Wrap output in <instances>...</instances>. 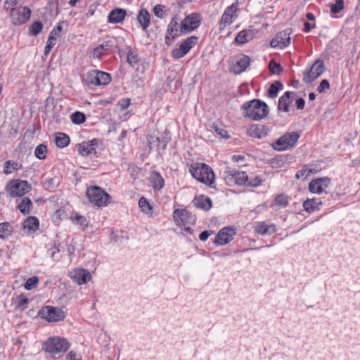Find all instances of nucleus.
<instances>
[{"instance_id": "nucleus-46", "label": "nucleus", "mask_w": 360, "mask_h": 360, "mask_svg": "<svg viewBox=\"0 0 360 360\" xmlns=\"http://www.w3.org/2000/svg\"><path fill=\"white\" fill-rule=\"evenodd\" d=\"M38 282H39L38 278L37 276H32L26 281L25 285H24L25 288L28 290H32L36 287Z\"/></svg>"}, {"instance_id": "nucleus-4", "label": "nucleus", "mask_w": 360, "mask_h": 360, "mask_svg": "<svg viewBox=\"0 0 360 360\" xmlns=\"http://www.w3.org/2000/svg\"><path fill=\"white\" fill-rule=\"evenodd\" d=\"M70 346L71 344L68 339L59 336L51 337L42 345L43 349L51 354L65 353Z\"/></svg>"}, {"instance_id": "nucleus-51", "label": "nucleus", "mask_w": 360, "mask_h": 360, "mask_svg": "<svg viewBox=\"0 0 360 360\" xmlns=\"http://www.w3.org/2000/svg\"><path fill=\"white\" fill-rule=\"evenodd\" d=\"M80 358H82V355L79 353L71 350L67 354L65 360H78Z\"/></svg>"}, {"instance_id": "nucleus-1", "label": "nucleus", "mask_w": 360, "mask_h": 360, "mask_svg": "<svg viewBox=\"0 0 360 360\" xmlns=\"http://www.w3.org/2000/svg\"><path fill=\"white\" fill-rule=\"evenodd\" d=\"M224 179L228 186H245L257 187L262 183L259 176H248L245 172L238 171L231 167H226L224 172Z\"/></svg>"}, {"instance_id": "nucleus-33", "label": "nucleus", "mask_w": 360, "mask_h": 360, "mask_svg": "<svg viewBox=\"0 0 360 360\" xmlns=\"http://www.w3.org/2000/svg\"><path fill=\"white\" fill-rule=\"evenodd\" d=\"M13 233V227L8 222L0 224V238L2 240L8 239Z\"/></svg>"}, {"instance_id": "nucleus-42", "label": "nucleus", "mask_w": 360, "mask_h": 360, "mask_svg": "<svg viewBox=\"0 0 360 360\" xmlns=\"http://www.w3.org/2000/svg\"><path fill=\"white\" fill-rule=\"evenodd\" d=\"M70 119L72 123L75 124H81L86 120L85 115L81 112H75L71 116Z\"/></svg>"}, {"instance_id": "nucleus-34", "label": "nucleus", "mask_w": 360, "mask_h": 360, "mask_svg": "<svg viewBox=\"0 0 360 360\" xmlns=\"http://www.w3.org/2000/svg\"><path fill=\"white\" fill-rule=\"evenodd\" d=\"M55 143L57 147L63 148L70 143L69 136L64 133H58L56 134Z\"/></svg>"}, {"instance_id": "nucleus-9", "label": "nucleus", "mask_w": 360, "mask_h": 360, "mask_svg": "<svg viewBox=\"0 0 360 360\" xmlns=\"http://www.w3.org/2000/svg\"><path fill=\"white\" fill-rule=\"evenodd\" d=\"M300 134L297 132L286 133L276 140L272 145L278 151L285 150L292 148L297 142Z\"/></svg>"}, {"instance_id": "nucleus-15", "label": "nucleus", "mask_w": 360, "mask_h": 360, "mask_svg": "<svg viewBox=\"0 0 360 360\" xmlns=\"http://www.w3.org/2000/svg\"><path fill=\"white\" fill-rule=\"evenodd\" d=\"M324 71V64L321 60H317L309 70H307L304 74L303 79L306 83H311L321 76Z\"/></svg>"}, {"instance_id": "nucleus-20", "label": "nucleus", "mask_w": 360, "mask_h": 360, "mask_svg": "<svg viewBox=\"0 0 360 360\" xmlns=\"http://www.w3.org/2000/svg\"><path fill=\"white\" fill-rule=\"evenodd\" d=\"M330 183V179L328 177H322L312 180L309 185L310 192L316 194L323 193Z\"/></svg>"}, {"instance_id": "nucleus-59", "label": "nucleus", "mask_w": 360, "mask_h": 360, "mask_svg": "<svg viewBox=\"0 0 360 360\" xmlns=\"http://www.w3.org/2000/svg\"><path fill=\"white\" fill-rule=\"evenodd\" d=\"M60 33L57 32L56 30H52L50 32L49 39H52L53 41H56L57 39L59 37Z\"/></svg>"}, {"instance_id": "nucleus-17", "label": "nucleus", "mask_w": 360, "mask_h": 360, "mask_svg": "<svg viewBox=\"0 0 360 360\" xmlns=\"http://www.w3.org/2000/svg\"><path fill=\"white\" fill-rule=\"evenodd\" d=\"M236 229L232 227H224L217 234L214 243L218 245H224L231 242L236 235Z\"/></svg>"}, {"instance_id": "nucleus-63", "label": "nucleus", "mask_w": 360, "mask_h": 360, "mask_svg": "<svg viewBox=\"0 0 360 360\" xmlns=\"http://www.w3.org/2000/svg\"><path fill=\"white\" fill-rule=\"evenodd\" d=\"M63 22H60L58 24V25L56 27H55L53 30H56L57 32H59L60 33L61 31L63 30Z\"/></svg>"}, {"instance_id": "nucleus-37", "label": "nucleus", "mask_w": 360, "mask_h": 360, "mask_svg": "<svg viewBox=\"0 0 360 360\" xmlns=\"http://www.w3.org/2000/svg\"><path fill=\"white\" fill-rule=\"evenodd\" d=\"M212 129L221 138H228L229 135L224 126L220 122H214Z\"/></svg>"}, {"instance_id": "nucleus-64", "label": "nucleus", "mask_w": 360, "mask_h": 360, "mask_svg": "<svg viewBox=\"0 0 360 360\" xmlns=\"http://www.w3.org/2000/svg\"><path fill=\"white\" fill-rule=\"evenodd\" d=\"M306 18H307V20H311V21L315 20V16L311 13H307L306 15Z\"/></svg>"}, {"instance_id": "nucleus-45", "label": "nucleus", "mask_w": 360, "mask_h": 360, "mask_svg": "<svg viewBox=\"0 0 360 360\" xmlns=\"http://www.w3.org/2000/svg\"><path fill=\"white\" fill-rule=\"evenodd\" d=\"M344 8L343 0H335V4H332L330 6V11L333 13L336 14L340 13Z\"/></svg>"}, {"instance_id": "nucleus-62", "label": "nucleus", "mask_w": 360, "mask_h": 360, "mask_svg": "<svg viewBox=\"0 0 360 360\" xmlns=\"http://www.w3.org/2000/svg\"><path fill=\"white\" fill-rule=\"evenodd\" d=\"M232 159L235 162H239L243 161L245 159V157L243 155H233Z\"/></svg>"}, {"instance_id": "nucleus-48", "label": "nucleus", "mask_w": 360, "mask_h": 360, "mask_svg": "<svg viewBox=\"0 0 360 360\" xmlns=\"http://www.w3.org/2000/svg\"><path fill=\"white\" fill-rule=\"evenodd\" d=\"M74 221L79 224L83 229H85L88 222L85 217L76 214L73 219Z\"/></svg>"}, {"instance_id": "nucleus-61", "label": "nucleus", "mask_w": 360, "mask_h": 360, "mask_svg": "<svg viewBox=\"0 0 360 360\" xmlns=\"http://www.w3.org/2000/svg\"><path fill=\"white\" fill-rule=\"evenodd\" d=\"M210 233H209V231H202L200 236H199V238L200 240L202 241H205L207 240V238H209Z\"/></svg>"}, {"instance_id": "nucleus-12", "label": "nucleus", "mask_w": 360, "mask_h": 360, "mask_svg": "<svg viewBox=\"0 0 360 360\" xmlns=\"http://www.w3.org/2000/svg\"><path fill=\"white\" fill-rule=\"evenodd\" d=\"M86 80L89 84L96 86H101L108 84L111 80V77L107 72L97 70H93L89 71L86 74Z\"/></svg>"}, {"instance_id": "nucleus-43", "label": "nucleus", "mask_w": 360, "mask_h": 360, "mask_svg": "<svg viewBox=\"0 0 360 360\" xmlns=\"http://www.w3.org/2000/svg\"><path fill=\"white\" fill-rule=\"evenodd\" d=\"M275 205L279 206L281 207H286L288 205V198L287 195L281 194L277 195L274 200Z\"/></svg>"}, {"instance_id": "nucleus-36", "label": "nucleus", "mask_w": 360, "mask_h": 360, "mask_svg": "<svg viewBox=\"0 0 360 360\" xmlns=\"http://www.w3.org/2000/svg\"><path fill=\"white\" fill-rule=\"evenodd\" d=\"M139 206L141 211L148 214L151 215L153 213V207L144 197H141L139 200Z\"/></svg>"}, {"instance_id": "nucleus-57", "label": "nucleus", "mask_w": 360, "mask_h": 360, "mask_svg": "<svg viewBox=\"0 0 360 360\" xmlns=\"http://www.w3.org/2000/svg\"><path fill=\"white\" fill-rule=\"evenodd\" d=\"M19 1L20 0H6L4 7L6 9L11 10L12 8H13V7L18 4Z\"/></svg>"}, {"instance_id": "nucleus-28", "label": "nucleus", "mask_w": 360, "mask_h": 360, "mask_svg": "<svg viewBox=\"0 0 360 360\" xmlns=\"http://www.w3.org/2000/svg\"><path fill=\"white\" fill-rule=\"evenodd\" d=\"M321 205L322 202L320 198H313L304 201L303 207L305 211L311 213L319 210Z\"/></svg>"}, {"instance_id": "nucleus-14", "label": "nucleus", "mask_w": 360, "mask_h": 360, "mask_svg": "<svg viewBox=\"0 0 360 360\" xmlns=\"http://www.w3.org/2000/svg\"><path fill=\"white\" fill-rule=\"evenodd\" d=\"M200 24V19L198 14H191L184 20H180L179 30L182 34H187L197 29Z\"/></svg>"}, {"instance_id": "nucleus-24", "label": "nucleus", "mask_w": 360, "mask_h": 360, "mask_svg": "<svg viewBox=\"0 0 360 360\" xmlns=\"http://www.w3.org/2000/svg\"><path fill=\"white\" fill-rule=\"evenodd\" d=\"M127 15V12L123 8H115L111 11L108 16V22L115 24L122 22Z\"/></svg>"}, {"instance_id": "nucleus-19", "label": "nucleus", "mask_w": 360, "mask_h": 360, "mask_svg": "<svg viewBox=\"0 0 360 360\" xmlns=\"http://www.w3.org/2000/svg\"><path fill=\"white\" fill-rule=\"evenodd\" d=\"M70 276L78 285L86 284L91 279V275L89 271L79 268L73 269Z\"/></svg>"}, {"instance_id": "nucleus-49", "label": "nucleus", "mask_w": 360, "mask_h": 360, "mask_svg": "<svg viewBox=\"0 0 360 360\" xmlns=\"http://www.w3.org/2000/svg\"><path fill=\"white\" fill-rule=\"evenodd\" d=\"M17 305L18 307L24 309L28 303V299L23 295H20L17 297Z\"/></svg>"}, {"instance_id": "nucleus-56", "label": "nucleus", "mask_w": 360, "mask_h": 360, "mask_svg": "<svg viewBox=\"0 0 360 360\" xmlns=\"http://www.w3.org/2000/svg\"><path fill=\"white\" fill-rule=\"evenodd\" d=\"M130 99L129 98H124V99H122L120 100L119 102H118V105L120 106V108L122 109V110H126L127 108H128L130 105Z\"/></svg>"}, {"instance_id": "nucleus-3", "label": "nucleus", "mask_w": 360, "mask_h": 360, "mask_svg": "<svg viewBox=\"0 0 360 360\" xmlns=\"http://www.w3.org/2000/svg\"><path fill=\"white\" fill-rule=\"evenodd\" d=\"M189 172L192 176L198 181L214 187L215 175L212 169L207 164L202 162H193L190 165Z\"/></svg>"}, {"instance_id": "nucleus-16", "label": "nucleus", "mask_w": 360, "mask_h": 360, "mask_svg": "<svg viewBox=\"0 0 360 360\" xmlns=\"http://www.w3.org/2000/svg\"><path fill=\"white\" fill-rule=\"evenodd\" d=\"M31 11L28 7L20 6L12 8L11 11V18L13 22L15 25L25 23L30 17Z\"/></svg>"}, {"instance_id": "nucleus-26", "label": "nucleus", "mask_w": 360, "mask_h": 360, "mask_svg": "<svg viewBox=\"0 0 360 360\" xmlns=\"http://www.w3.org/2000/svg\"><path fill=\"white\" fill-rule=\"evenodd\" d=\"M248 133L253 138L262 139L267 135V130L264 125L257 124L251 125L248 130Z\"/></svg>"}, {"instance_id": "nucleus-47", "label": "nucleus", "mask_w": 360, "mask_h": 360, "mask_svg": "<svg viewBox=\"0 0 360 360\" xmlns=\"http://www.w3.org/2000/svg\"><path fill=\"white\" fill-rule=\"evenodd\" d=\"M269 68L273 74L278 75L282 71L281 65L279 63L275 62L274 60H271L269 62Z\"/></svg>"}, {"instance_id": "nucleus-31", "label": "nucleus", "mask_w": 360, "mask_h": 360, "mask_svg": "<svg viewBox=\"0 0 360 360\" xmlns=\"http://www.w3.org/2000/svg\"><path fill=\"white\" fill-rule=\"evenodd\" d=\"M32 205V202L28 197H23L18 200V208L23 214H29Z\"/></svg>"}, {"instance_id": "nucleus-52", "label": "nucleus", "mask_w": 360, "mask_h": 360, "mask_svg": "<svg viewBox=\"0 0 360 360\" xmlns=\"http://www.w3.org/2000/svg\"><path fill=\"white\" fill-rule=\"evenodd\" d=\"M164 8L165 6L160 4L155 6L153 8L154 15L158 18H162Z\"/></svg>"}, {"instance_id": "nucleus-39", "label": "nucleus", "mask_w": 360, "mask_h": 360, "mask_svg": "<svg viewBox=\"0 0 360 360\" xmlns=\"http://www.w3.org/2000/svg\"><path fill=\"white\" fill-rule=\"evenodd\" d=\"M20 168L18 163L13 160H7L4 165V172L6 174L13 173Z\"/></svg>"}, {"instance_id": "nucleus-2", "label": "nucleus", "mask_w": 360, "mask_h": 360, "mask_svg": "<svg viewBox=\"0 0 360 360\" xmlns=\"http://www.w3.org/2000/svg\"><path fill=\"white\" fill-rule=\"evenodd\" d=\"M241 110L245 117L252 120H260L266 117L269 113L268 105L258 99L245 102L241 107Z\"/></svg>"}, {"instance_id": "nucleus-21", "label": "nucleus", "mask_w": 360, "mask_h": 360, "mask_svg": "<svg viewBox=\"0 0 360 360\" xmlns=\"http://www.w3.org/2000/svg\"><path fill=\"white\" fill-rule=\"evenodd\" d=\"M98 145V140L96 139L87 141H83L77 145L79 154L82 156H88L96 153V146Z\"/></svg>"}, {"instance_id": "nucleus-32", "label": "nucleus", "mask_w": 360, "mask_h": 360, "mask_svg": "<svg viewBox=\"0 0 360 360\" xmlns=\"http://www.w3.org/2000/svg\"><path fill=\"white\" fill-rule=\"evenodd\" d=\"M39 219L35 217H27L23 223V229L28 233H32L36 231L39 228Z\"/></svg>"}, {"instance_id": "nucleus-38", "label": "nucleus", "mask_w": 360, "mask_h": 360, "mask_svg": "<svg viewBox=\"0 0 360 360\" xmlns=\"http://www.w3.org/2000/svg\"><path fill=\"white\" fill-rule=\"evenodd\" d=\"M315 166L314 165H309L304 166L302 169L299 170L296 174L297 179H305L313 173Z\"/></svg>"}, {"instance_id": "nucleus-44", "label": "nucleus", "mask_w": 360, "mask_h": 360, "mask_svg": "<svg viewBox=\"0 0 360 360\" xmlns=\"http://www.w3.org/2000/svg\"><path fill=\"white\" fill-rule=\"evenodd\" d=\"M43 25L39 21H36L30 27V32L32 36H37L42 30Z\"/></svg>"}, {"instance_id": "nucleus-29", "label": "nucleus", "mask_w": 360, "mask_h": 360, "mask_svg": "<svg viewBox=\"0 0 360 360\" xmlns=\"http://www.w3.org/2000/svg\"><path fill=\"white\" fill-rule=\"evenodd\" d=\"M255 231L260 235H265L267 233H274L276 232V229L274 225H268L264 221L256 222L254 226Z\"/></svg>"}, {"instance_id": "nucleus-54", "label": "nucleus", "mask_w": 360, "mask_h": 360, "mask_svg": "<svg viewBox=\"0 0 360 360\" xmlns=\"http://www.w3.org/2000/svg\"><path fill=\"white\" fill-rule=\"evenodd\" d=\"M105 46L106 45L101 44L98 47H96L94 51V53H93L94 57L99 58L101 55L104 54L105 53L104 49H105Z\"/></svg>"}, {"instance_id": "nucleus-13", "label": "nucleus", "mask_w": 360, "mask_h": 360, "mask_svg": "<svg viewBox=\"0 0 360 360\" xmlns=\"http://www.w3.org/2000/svg\"><path fill=\"white\" fill-rule=\"evenodd\" d=\"M179 27L180 18L175 15L171 19L167 27L165 43L167 45H171L172 42L181 34Z\"/></svg>"}, {"instance_id": "nucleus-55", "label": "nucleus", "mask_w": 360, "mask_h": 360, "mask_svg": "<svg viewBox=\"0 0 360 360\" xmlns=\"http://www.w3.org/2000/svg\"><path fill=\"white\" fill-rule=\"evenodd\" d=\"M56 44V41H53L52 39H50L48 38L46 45L44 49V55L48 56L50 53L51 49Z\"/></svg>"}, {"instance_id": "nucleus-53", "label": "nucleus", "mask_w": 360, "mask_h": 360, "mask_svg": "<svg viewBox=\"0 0 360 360\" xmlns=\"http://www.w3.org/2000/svg\"><path fill=\"white\" fill-rule=\"evenodd\" d=\"M330 88V84L328 80L323 79L319 86L317 87V91L319 93L323 92L326 89H328Z\"/></svg>"}, {"instance_id": "nucleus-7", "label": "nucleus", "mask_w": 360, "mask_h": 360, "mask_svg": "<svg viewBox=\"0 0 360 360\" xmlns=\"http://www.w3.org/2000/svg\"><path fill=\"white\" fill-rule=\"evenodd\" d=\"M239 4L238 1L226 7L219 22V29L223 31L227 26L231 25L238 17Z\"/></svg>"}, {"instance_id": "nucleus-22", "label": "nucleus", "mask_w": 360, "mask_h": 360, "mask_svg": "<svg viewBox=\"0 0 360 360\" xmlns=\"http://www.w3.org/2000/svg\"><path fill=\"white\" fill-rule=\"evenodd\" d=\"M250 58L246 55H240L236 57L235 62L232 67L233 72L236 74H240L244 72L250 65Z\"/></svg>"}, {"instance_id": "nucleus-35", "label": "nucleus", "mask_w": 360, "mask_h": 360, "mask_svg": "<svg viewBox=\"0 0 360 360\" xmlns=\"http://www.w3.org/2000/svg\"><path fill=\"white\" fill-rule=\"evenodd\" d=\"M194 204L196 207L205 210H207L212 207L210 199L203 195L198 198H195L194 200Z\"/></svg>"}, {"instance_id": "nucleus-30", "label": "nucleus", "mask_w": 360, "mask_h": 360, "mask_svg": "<svg viewBox=\"0 0 360 360\" xmlns=\"http://www.w3.org/2000/svg\"><path fill=\"white\" fill-rule=\"evenodd\" d=\"M137 20L143 30H146L150 24V15L146 9H141L137 15Z\"/></svg>"}, {"instance_id": "nucleus-41", "label": "nucleus", "mask_w": 360, "mask_h": 360, "mask_svg": "<svg viewBox=\"0 0 360 360\" xmlns=\"http://www.w3.org/2000/svg\"><path fill=\"white\" fill-rule=\"evenodd\" d=\"M35 156L39 160H44L47 155V147L44 144H39L34 150Z\"/></svg>"}, {"instance_id": "nucleus-11", "label": "nucleus", "mask_w": 360, "mask_h": 360, "mask_svg": "<svg viewBox=\"0 0 360 360\" xmlns=\"http://www.w3.org/2000/svg\"><path fill=\"white\" fill-rule=\"evenodd\" d=\"M198 38L191 36L184 39L179 46L172 50L171 55L174 59H180L185 56L197 44Z\"/></svg>"}, {"instance_id": "nucleus-50", "label": "nucleus", "mask_w": 360, "mask_h": 360, "mask_svg": "<svg viewBox=\"0 0 360 360\" xmlns=\"http://www.w3.org/2000/svg\"><path fill=\"white\" fill-rule=\"evenodd\" d=\"M127 62L131 65H134L138 63L137 55L129 51L127 53Z\"/></svg>"}, {"instance_id": "nucleus-40", "label": "nucleus", "mask_w": 360, "mask_h": 360, "mask_svg": "<svg viewBox=\"0 0 360 360\" xmlns=\"http://www.w3.org/2000/svg\"><path fill=\"white\" fill-rule=\"evenodd\" d=\"M283 87V86L281 82H275L270 86L269 89V96L271 98L277 97L278 91L282 89Z\"/></svg>"}, {"instance_id": "nucleus-10", "label": "nucleus", "mask_w": 360, "mask_h": 360, "mask_svg": "<svg viewBox=\"0 0 360 360\" xmlns=\"http://www.w3.org/2000/svg\"><path fill=\"white\" fill-rule=\"evenodd\" d=\"M31 189V186L26 181L13 180L7 185V192L12 196H22Z\"/></svg>"}, {"instance_id": "nucleus-5", "label": "nucleus", "mask_w": 360, "mask_h": 360, "mask_svg": "<svg viewBox=\"0 0 360 360\" xmlns=\"http://www.w3.org/2000/svg\"><path fill=\"white\" fill-rule=\"evenodd\" d=\"M86 196L91 204L98 207L107 206L111 199L107 192L96 186H92L87 188Z\"/></svg>"}, {"instance_id": "nucleus-25", "label": "nucleus", "mask_w": 360, "mask_h": 360, "mask_svg": "<svg viewBox=\"0 0 360 360\" xmlns=\"http://www.w3.org/2000/svg\"><path fill=\"white\" fill-rule=\"evenodd\" d=\"M292 94H294V92L286 91L279 98L278 103V110L285 112L290 110V106L292 102V100L291 99V95Z\"/></svg>"}, {"instance_id": "nucleus-58", "label": "nucleus", "mask_w": 360, "mask_h": 360, "mask_svg": "<svg viewBox=\"0 0 360 360\" xmlns=\"http://www.w3.org/2000/svg\"><path fill=\"white\" fill-rule=\"evenodd\" d=\"M296 105L297 109L302 110L305 105V101L303 98H300L296 100Z\"/></svg>"}, {"instance_id": "nucleus-6", "label": "nucleus", "mask_w": 360, "mask_h": 360, "mask_svg": "<svg viewBox=\"0 0 360 360\" xmlns=\"http://www.w3.org/2000/svg\"><path fill=\"white\" fill-rule=\"evenodd\" d=\"M173 219L179 227H184L187 233H191V225L195 223L194 217L186 209H176L173 212Z\"/></svg>"}, {"instance_id": "nucleus-23", "label": "nucleus", "mask_w": 360, "mask_h": 360, "mask_svg": "<svg viewBox=\"0 0 360 360\" xmlns=\"http://www.w3.org/2000/svg\"><path fill=\"white\" fill-rule=\"evenodd\" d=\"M256 34V31L252 29H244L235 37L234 42L239 45L245 44L252 40Z\"/></svg>"}, {"instance_id": "nucleus-60", "label": "nucleus", "mask_w": 360, "mask_h": 360, "mask_svg": "<svg viewBox=\"0 0 360 360\" xmlns=\"http://www.w3.org/2000/svg\"><path fill=\"white\" fill-rule=\"evenodd\" d=\"M304 30H303L304 32H309L312 28L315 27V24L314 23L311 24V23L308 22H305L304 23Z\"/></svg>"}, {"instance_id": "nucleus-27", "label": "nucleus", "mask_w": 360, "mask_h": 360, "mask_svg": "<svg viewBox=\"0 0 360 360\" xmlns=\"http://www.w3.org/2000/svg\"><path fill=\"white\" fill-rule=\"evenodd\" d=\"M148 181L150 186L155 190H160L165 185V180L158 172H152L149 176Z\"/></svg>"}, {"instance_id": "nucleus-18", "label": "nucleus", "mask_w": 360, "mask_h": 360, "mask_svg": "<svg viewBox=\"0 0 360 360\" xmlns=\"http://www.w3.org/2000/svg\"><path fill=\"white\" fill-rule=\"evenodd\" d=\"M290 43V32L287 30L278 33L270 42L272 48H278L280 49L287 47Z\"/></svg>"}, {"instance_id": "nucleus-8", "label": "nucleus", "mask_w": 360, "mask_h": 360, "mask_svg": "<svg viewBox=\"0 0 360 360\" xmlns=\"http://www.w3.org/2000/svg\"><path fill=\"white\" fill-rule=\"evenodd\" d=\"M38 315L48 322H58L65 316V312L58 307L47 305L40 309Z\"/></svg>"}]
</instances>
